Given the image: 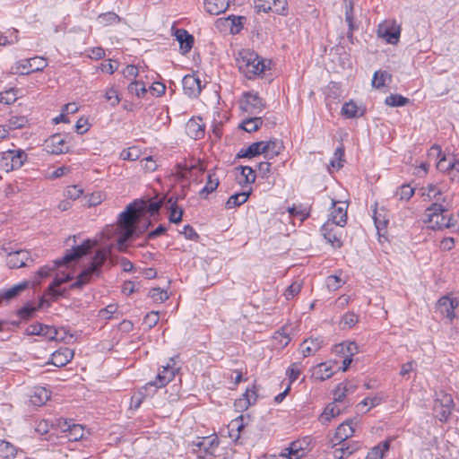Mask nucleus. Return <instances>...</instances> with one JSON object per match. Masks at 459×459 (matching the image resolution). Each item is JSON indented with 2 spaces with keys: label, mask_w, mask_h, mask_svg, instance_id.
<instances>
[{
  "label": "nucleus",
  "mask_w": 459,
  "mask_h": 459,
  "mask_svg": "<svg viewBox=\"0 0 459 459\" xmlns=\"http://www.w3.org/2000/svg\"><path fill=\"white\" fill-rule=\"evenodd\" d=\"M243 100L240 102V108L243 111L252 115L260 114L265 105L257 93L245 92Z\"/></svg>",
  "instance_id": "obj_11"
},
{
  "label": "nucleus",
  "mask_w": 459,
  "mask_h": 459,
  "mask_svg": "<svg viewBox=\"0 0 459 459\" xmlns=\"http://www.w3.org/2000/svg\"><path fill=\"white\" fill-rule=\"evenodd\" d=\"M387 76L388 74L385 71H377L372 79V85L377 89L383 87Z\"/></svg>",
  "instance_id": "obj_57"
},
{
  "label": "nucleus",
  "mask_w": 459,
  "mask_h": 459,
  "mask_svg": "<svg viewBox=\"0 0 459 459\" xmlns=\"http://www.w3.org/2000/svg\"><path fill=\"white\" fill-rule=\"evenodd\" d=\"M121 20V17H119L117 13L113 12L101 13L98 17V21L100 22V23L103 24L104 26L119 23Z\"/></svg>",
  "instance_id": "obj_44"
},
{
  "label": "nucleus",
  "mask_w": 459,
  "mask_h": 459,
  "mask_svg": "<svg viewBox=\"0 0 459 459\" xmlns=\"http://www.w3.org/2000/svg\"><path fill=\"white\" fill-rule=\"evenodd\" d=\"M188 134L195 139H199L204 134V128L194 120H189L186 124Z\"/></svg>",
  "instance_id": "obj_43"
},
{
  "label": "nucleus",
  "mask_w": 459,
  "mask_h": 459,
  "mask_svg": "<svg viewBox=\"0 0 459 459\" xmlns=\"http://www.w3.org/2000/svg\"><path fill=\"white\" fill-rule=\"evenodd\" d=\"M175 36L180 46L182 54L188 53L194 45V37L187 32L185 29H177Z\"/></svg>",
  "instance_id": "obj_22"
},
{
  "label": "nucleus",
  "mask_w": 459,
  "mask_h": 459,
  "mask_svg": "<svg viewBox=\"0 0 459 459\" xmlns=\"http://www.w3.org/2000/svg\"><path fill=\"white\" fill-rule=\"evenodd\" d=\"M174 365H175L174 358H171L169 359V362L166 366H163L162 370H160L158 373L156 379L154 381H151V382L147 383L144 385V389L147 390V389L154 388L152 390V394H154L156 392L157 388L163 387L167 384H169L170 381H172L173 378L175 377L176 372L178 370V368H176L174 367Z\"/></svg>",
  "instance_id": "obj_7"
},
{
  "label": "nucleus",
  "mask_w": 459,
  "mask_h": 459,
  "mask_svg": "<svg viewBox=\"0 0 459 459\" xmlns=\"http://www.w3.org/2000/svg\"><path fill=\"white\" fill-rule=\"evenodd\" d=\"M255 7L258 12H273L280 15H287V0H255Z\"/></svg>",
  "instance_id": "obj_10"
},
{
  "label": "nucleus",
  "mask_w": 459,
  "mask_h": 459,
  "mask_svg": "<svg viewBox=\"0 0 459 459\" xmlns=\"http://www.w3.org/2000/svg\"><path fill=\"white\" fill-rule=\"evenodd\" d=\"M437 306L440 313L452 321L455 317V309L459 306V299L443 296L437 300Z\"/></svg>",
  "instance_id": "obj_16"
},
{
  "label": "nucleus",
  "mask_w": 459,
  "mask_h": 459,
  "mask_svg": "<svg viewBox=\"0 0 459 459\" xmlns=\"http://www.w3.org/2000/svg\"><path fill=\"white\" fill-rule=\"evenodd\" d=\"M428 222L430 224V228L435 230L455 227V223H449V221L446 220V213H444L441 216H437V218H434L432 221Z\"/></svg>",
  "instance_id": "obj_37"
},
{
  "label": "nucleus",
  "mask_w": 459,
  "mask_h": 459,
  "mask_svg": "<svg viewBox=\"0 0 459 459\" xmlns=\"http://www.w3.org/2000/svg\"><path fill=\"white\" fill-rule=\"evenodd\" d=\"M263 125L261 117H250L242 122L240 127L246 132L251 133L257 131Z\"/></svg>",
  "instance_id": "obj_40"
},
{
  "label": "nucleus",
  "mask_w": 459,
  "mask_h": 459,
  "mask_svg": "<svg viewBox=\"0 0 459 459\" xmlns=\"http://www.w3.org/2000/svg\"><path fill=\"white\" fill-rule=\"evenodd\" d=\"M63 430L69 431L71 437L74 440L81 438L83 436V428L82 425H77V424L70 425L66 420L65 421V426H64Z\"/></svg>",
  "instance_id": "obj_48"
},
{
  "label": "nucleus",
  "mask_w": 459,
  "mask_h": 459,
  "mask_svg": "<svg viewBox=\"0 0 459 459\" xmlns=\"http://www.w3.org/2000/svg\"><path fill=\"white\" fill-rule=\"evenodd\" d=\"M27 159L22 150H8L3 152L0 157V169L10 171L20 169Z\"/></svg>",
  "instance_id": "obj_5"
},
{
  "label": "nucleus",
  "mask_w": 459,
  "mask_h": 459,
  "mask_svg": "<svg viewBox=\"0 0 459 459\" xmlns=\"http://www.w3.org/2000/svg\"><path fill=\"white\" fill-rule=\"evenodd\" d=\"M337 224L326 221L321 228V232L324 238L334 247L342 246L341 232H339Z\"/></svg>",
  "instance_id": "obj_17"
},
{
  "label": "nucleus",
  "mask_w": 459,
  "mask_h": 459,
  "mask_svg": "<svg viewBox=\"0 0 459 459\" xmlns=\"http://www.w3.org/2000/svg\"><path fill=\"white\" fill-rule=\"evenodd\" d=\"M301 288V281H294L292 284H290L284 292L286 299H293L296 295H298L300 292Z\"/></svg>",
  "instance_id": "obj_56"
},
{
  "label": "nucleus",
  "mask_w": 459,
  "mask_h": 459,
  "mask_svg": "<svg viewBox=\"0 0 459 459\" xmlns=\"http://www.w3.org/2000/svg\"><path fill=\"white\" fill-rule=\"evenodd\" d=\"M93 243L90 239L84 240L81 245L74 247L72 249L67 250L66 254L61 258L54 261V265H44L37 272L36 277L38 283L40 279L46 278L50 274V272L56 268L67 264L72 261H76L83 255H87L92 248Z\"/></svg>",
  "instance_id": "obj_2"
},
{
  "label": "nucleus",
  "mask_w": 459,
  "mask_h": 459,
  "mask_svg": "<svg viewBox=\"0 0 459 459\" xmlns=\"http://www.w3.org/2000/svg\"><path fill=\"white\" fill-rule=\"evenodd\" d=\"M141 152L135 147H130L126 150H123L120 153V158L124 160H137L140 158Z\"/></svg>",
  "instance_id": "obj_50"
},
{
  "label": "nucleus",
  "mask_w": 459,
  "mask_h": 459,
  "mask_svg": "<svg viewBox=\"0 0 459 459\" xmlns=\"http://www.w3.org/2000/svg\"><path fill=\"white\" fill-rule=\"evenodd\" d=\"M219 186V179L215 177L214 174L209 173L207 176V182L205 186L201 189L200 195L204 196V195H209L212 193Z\"/></svg>",
  "instance_id": "obj_41"
},
{
  "label": "nucleus",
  "mask_w": 459,
  "mask_h": 459,
  "mask_svg": "<svg viewBox=\"0 0 459 459\" xmlns=\"http://www.w3.org/2000/svg\"><path fill=\"white\" fill-rule=\"evenodd\" d=\"M342 282V280L337 275H330L326 278V285L329 290H337Z\"/></svg>",
  "instance_id": "obj_64"
},
{
  "label": "nucleus",
  "mask_w": 459,
  "mask_h": 459,
  "mask_svg": "<svg viewBox=\"0 0 459 459\" xmlns=\"http://www.w3.org/2000/svg\"><path fill=\"white\" fill-rule=\"evenodd\" d=\"M453 407L454 402L451 394L443 391L436 394L433 411L440 421H446L448 420Z\"/></svg>",
  "instance_id": "obj_6"
},
{
  "label": "nucleus",
  "mask_w": 459,
  "mask_h": 459,
  "mask_svg": "<svg viewBox=\"0 0 459 459\" xmlns=\"http://www.w3.org/2000/svg\"><path fill=\"white\" fill-rule=\"evenodd\" d=\"M237 65L239 71L248 79L261 74L265 69L264 61L256 53L248 49L239 52Z\"/></svg>",
  "instance_id": "obj_4"
},
{
  "label": "nucleus",
  "mask_w": 459,
  "mask_h": 459,
  "mask_svg": "<svg viewBox=\"0 0 459 459\" xmlns=\"http://www.w3.org/2000/svg\"><path fill=\"white\" fill-rule=\"evenodd\" d=\"M333 374V367L331 365H328L327 363H320L317 366V369L314 373V376L316 379L324 381L330 378Z\"/></svg>",
  "instance_id": "obj_38"
},
{
  "label": "nucleus",
  "mask_w": 459,
  "mask_h": 459,
  "mask_svg": "<svg viewBox=\"0 0 459 459\" xmlns=\"http://www.w3.org/2000/svg\"><path fill=\"white\" fill-rule=\"evenodd\" d=\"M342 114L347 118L359 117L364 115V109L359 108L352 100L343 104Z\"/></svg>",
  "instance_id": "obj_31"
},
{
  "label": "nucleus",
  "mask_w": 459,
  "mask_h": 459,
  "mask_svg": "<svg viewBox=\"0 0 459 459\" xmlns=\"http://www.w3.org/2000/svg\"><path fill=\"white\" fill-rule=\"evenodd\" d=\"M257 394L254 389H247L243 394V398L238 399L235 403V406L240 409H247L250 405L256 403Z\"/></svg>",
  "instance_id": "obj_29"
},
{
  "label": "nucleus",
  "mask_w": 459,
  "mask_h": 459,
  "mask_svg": "<svg viewBox=\"0 0 459 459\" xmlns=\"http://www.w3.org/2000/svg\"><path fill=\"white\" fill-rule=\"evenodd\" d=\"M32 263L33 260L30 257V253L27 250L11 252L6 260V264L11 269L30 266Z\"/></svg>",
  "instance_id": "obj_14"
},
{
  "label": "nucleus",
  "mask_w": 459,
  "mask_h": 459,
  "mask_svg": "<svg viewBox=\"0 0 459 459\" xmlns=\"http://www.w3.org/2000/svg\"><path fill=\"white\" fill-rule=\"evenodd\" d=\"M301 365L299 363H292L287 369L286 375L290 380V384L295 382L301 374Z\"/></svg>",
  "instance_id": "obj_53"
},
{
  "label": "nucleus",
  "mask_w": 459,
  "mask_h": 459,
  "mask_svg": "<svg viewBox=\"0 0 459 459\" xmlns=\"http://www.w3.org/2000/svg\"><path fill=\"white\" fill-rule=\"evenodd\" d=\"M238 169L241 170V177L243 181L239 180V184H251L255 180V175L254 169L249 166H240Z\"/></svg>",
  "instance_id": "obj_47"
},
{
  "label": "nucleus",
  "mask_w": 459,
  "mask_h": 459,
  "mask_svg": "<svg viewBox=\"0 0 459 459\" xmlns=\"http://www.w3.org/2000/svg\"><path fill=\"white\" fill-rule=\"evenodd\" d=\"M409 102V99L399 95L391 94L385 98V103L390 107H403Z\"/></svg>",
  "instance_id": "obj_45"
},
{
  "label": "nucleus",
  "mask_w": 459,
  "mask_h": 459,
  "mask_svg": "<svg viewBox=\"0 0 459 459\" xmlns=\"http://www.w3.org/2000/svg\"><path fill=\"white\" fill-rule=\"evenodd\" d=\"M217 438L203 437L193 442V451L197 454L198 457L210 459L215 456L218 448Z\"/></svg>",
  "instance_id": "obj_8"
},
{
  "label": "nucleus",
  "mask_w": 459,
  "mask_h": 459,
  "mask_svg": "<svg viewBox=\"0 0 459 459\" xmlns=\"http://www.w3.org/2000/svg\"><path fill=\"white\" fill-rule=\"evenodd\" d=\"M28 281H22L7 290H0V304L4 301L9 302L16 298L22 290L28 287Z\"/></svg>",
  "instance_id": "obj_25"
},
{
  "label": "nucleus",
  "mask_w": 459,
  "mask_h": 459,
  "mask_svg": "<svg viewBox=\"0 0 459 459\" xmlns=\"http://www.w3.org/2000/svg\"><path fill=\"white\" fill-rule=\"evenodd\" d=\"M105 99L110 102L112 107L117 106L120 102L118 92L114 88H110L106 91Z\"/></svg>",
  "instance_id": "obj_62"
},
{
  "label": "nucleus",
  "mask_w": 459,
  "mask_h": 459,
  "mask_svg": "<svg viewBox=\"0 0 459 459\" xmlns=\"http://www.w3.org/2000/svg\"><path fill=\"white\" fill-rule=\"evenodd\" d=\"M46 149L52 154H61L69 152V148L65 146V140L60 134H54L46 141Z\"/></svg>",
  "instance_id": "obj_21"
},
{
  "label": "nucleus",
  "mask_w": 459,
  "mask_h": 459,
  "mask_svg": "<svg viewBox=\"0 0 459 459\" xmlns=\"http://www.w3.org/2000/svg\"><path fill=\"white\" fill-rule=\"evenodd\" d=\"M47 65L48 63L45 58L41 56H34L17 62L15 73L20 74H30L31 73L42 71Z\"/></svg>",
  "instance_id": "obj_9"
},
{
  "label": "nucleus",
  "mask_w": 459,
  "mask_h": 459,
  "mask_svg": "<svg viewBox=\"0 0 459 459\" xmlns=\"http://www.w3.org/2000/svg\"><path fill=\"white\" fill-rule=\"evenodd\" d=\"M149 389L145 390L144 386L134 393L131 397L130 409L136 410L140 407L146 395L153 394L152 391L147 394Z\"/></svg>",
  "instance_id": "obj_42"
},
{
  "label": "nucleus",
  "mask_w": 459,
  "mask_h": 459,
  "mask_svg": "<svg viewBox=\"0 0 459 459\" xmlns=\"http://www.w3.org/2000/svg\"><path fill=\"white\" fill-rule=\"evenodd\" d=\"M264 157L266 159H273L279 155L283 149L282 143L278 140H270L264 142Z\"/></svg>",
  "instance_id": "obj_30"
},
{
  "label": "nucleus",
  "mask_w": 459,
  "mask_h": 459,
  "mask_svg": "<svg viewBox=\"0 0 459 459\" xmlns=\"http://www.w3.org/2000/svg\"><path fill=\"white\" fill-rule=\"evenodd\" d=\"M245 18L242 16H235V15H230L226 21L230 22V32L232 34L238 33L241 29L243 28V22L242 21Z\"/></svg>",
  "instance_id": "obj_51"
},
{
  "label": "nucleus",
  "mask_w": 459,
  "mask_h": 459,
  "mask_svg": "<svg viewBox=\"0 0 459 459\" xmlns=\"http://www.w3.org/2000/svg\"><path fill=\"white\" fill-rule=\"evenodd\" d=\"M50 398V391L45 387H37L31 395V403L34 405L40 406L44 404Z\"/></svg>",
  "instance_id": "obj_34"
},
{
  "label": "nucleus",
  "mask_w": 459,
  "mask_h": 459,
  "mask_svg": "<svg viewBox=\"0 0 459 459\" xmlns=\"http://www.w3.org/2000/svg\"><path fill=\"white\" fill-rule=\"evenodd\" d=\"M323 340L320 338H310L300 344L301 352L304 357L315 354L322 347Z\"/></svg>",
  "instance_id": "obj_26"
},
{
  "label": "nucleus",
  "mask_w": 459,
  "mask_h": 459,
  "mask_svg": "<svg viewBox=\"0 0 459 459\" xmlns=\"http://www.w3.org/2000/svg\"><path fill=\"white\" fill-rule=\"evenodd\" d=\"M349 389L347 385H344V383L339 384L333 392L334 402H342L347 395Z\"/></svg>",
  "instance_id": "obj_61"
},
{
  "label": "nucleus",
  "mask_w": 459,
  "mask_h": 459,
  "mask_svg": "<svg viewBox=\"0 0 459 459\" xmlns=\"http://www.w3.org/2000/svg\"><path fill=\"white\" fill-rule=\"evenodd\" d=\"M356 422L353 420H348L338 426L336 429L333 442V447L337 445H341L345 442L346 439L352 437L355 429L354 424Z\"/></svg>",
  "instance_id": "obj_15"
},
{
  "label": "nucleus",
  "mask_w": 459,
  "mask_h": 459,
  "mask_svg": "<svg viewBox=\"0 0 459 459\" xmlns=\"http://www.w3.org/2000/svg\"><path fill=\"white\" fill-rule=\"evenodd\" d=\"M264 141L255 142L250 144L247 149H241L237 154L238 158H253L260 154L264 155Z\"/></svg>",
  "instance_id": "obj_27"
},
{
  "label": "nucleus",
  "mask_w": 459,
  "mask_h": 459,
  "mask_svg": "<svg viewBox=\"0 0 459 459\" xmlns=\"http://www.w3.org/2000/svg\"><path fill=\"white\" fill-rule=\"evenodd\" d=\"M414 194V188L410 185L404 184L399 187L396 191L395 195L401 201H408Z\"/></svg>",
  "instance_id": "obj_49"
},
{
  "label": "nucleus",
  "mask_w": 459,
  "mask_h": 459,
  "mask_svg": "<svg viewBox=\"0 0 459 459\" xmlns=\"http://www.w3.org/2000/svg\"><path fill=\"white\" fill-rule=\"evenodd\" d=\"M281 455L287 456L288 459H301L306 455V449L302 446L301 442L297 440L285 448Z\"/></svg>",
  "instance_id": "obj_28"
},
{
  "label": "nucleus",
  "mask_w": 459,
  "mask_h": 459,
  "mask_svg": "<svg viewBox=\"0 0 459 459\" xmlns=\"http://www.w3.org/2000/svg\"><path fill=\"white\" fill-rule=\"evenodd\" d=\"M273 338L278 341L281 347H285L290 342L289 334L286 333V328L282 327L274 333Z\"/></svg>",
  "instance_id": "obj_60"
},
{
  "label": "nucleus",
  "mask_w": 459,
  "mask_h": 459,
  "mask_svg": "<svg viewBox=\"0 0 459 459\" xmlns=\"http://www.w3.org/2000/svg\"><path fill=\"white\" fill-rule=\"evenodd\" d=\"M347 207L348 205L345 203L332 199V211L327 221L344 227L347 222Z\"/></svg>",
  "instance_id": "obj_13"
},
{
  "label": "nucleus",
  "mask_w": 459,
  "mask_h": 459,
  "mask_svg": "<svg viewBox=\"0 0 459 459\" xmlns=\"http://www.w3.org/2000/svg\"><path fill=\"white\" fill-rule=\"evenodd\" d=\"M26 333L28 335H40L48 338V340H57L58 331L49 325L42 324L30 325L27 329Z\"/></svg>",
  "instance_id": "obj_18"
},
{
  "label": "nucleus",
  "mask_w": 459,
  "mask_h": 459,
  "mask_svg": "<svg viewBox=\"0 0 459 459\" xmlns=\"http://www.w3.org/2000/svg\"><path fill=\"white\" fill-rule=\"evenodd\" d=\"M144 207L137 206L135 204H130L126 209L119 214L117 223L107 228L104 235L110 238L118 236L117 243V249L120 252L126 250V242L136 233L137 223L139 222V214L142 213Z\"/></svg>",
  "instance_id": "obj_1"
},
{
  "label": "nucleus",
  "mask_w": 459,
  "mask_h": 459,
  "mask_svg": "<svg viewBox=\"0 0 459 459\" xmlns=\"http://www.w3.org/2000/svg\"><path fill=\"white\" fill-rule=\"evenodd\" d=\"M112 247L99 249L96 251L91 264L85 268L78 276L76 281L71 284L70 289H81L87 284L93 276L100 274V268L111 254Z\"/></svg>",
  "instance_id": "obj_3"
},
{
  "label": "nucleus",
  "mask_w": 459,
  "mask_h": 459,
  "mask_svg": "<svg viewBox=\"0 0 459 459\" xmlns=\"http://www.w3.org/2000/svg\"><path fill=\"white\" fill-rule=\"evenodd\" d=\"M28 119L23 116H13L8 121V128L10 130L20 129L25 126Z\"/></svg>",
  "instance_id": "obj_52"
},
{
  "label": "nucleus",
  "mask_w": 459,
  "mask_h": 459,
  "mask_svg": "<svg viewBox=\"0 0 459 459\" xmlns=\"http://www.w3.org/2000/svg\"><path fill=\"white\" fill-rule=\"evenodd\" d=\"M73 279V276L70 274H66L63 277L56 276L51 284L48 288V294L51 296V298L56 299L59 297H63L65 295V290H59L56 288L61 284L67 282Z\"/></svg>",
  "instance_id": "obj_24"
},
{
  "label": "nucleus",
  "mask_w": 459,
  "mask_h": 459,
  "mask_svg": "<svg viewBox=\"0 0 459 459\" xmlns=\"http://www.w3.org/2000/svg\"><path fill=\"white\" fill-rule=\"evenodd\" d=\"M127 90L129 93L134 94L138 98L143 97L147 90L143 82L134 81L129 83Z\"/></svg>",
  "instance_id": "obj_46"
},
{
  "label": "nucleus",
  "mask_w": 459,
  "mask_h": 459,
  "mask_svg": "<svg viewBox=\"0 0 459 459\" xmlns=\"http://www.w3.org/2000/svg\"><path fill=\"white\" fill-rule=\"evenodd\" d=\"M359 321V316L354 312L346 313L342 318V324H343V327L351 328L354 326Z\"/></svg>",
  "instance_id": "obj_59"
},
{
  "label": "nucleus",
  "mask_w": 459,
  "mask_h": 459,
  "mask_svg": "<svg viewBox=\"0 0 459 459\" xmlns=\"http://www.w3.org/2000/svg\"><path fill=\"white\" fill-rule=\"evenodd\" d=\"M184 92L190 98L197 97L202 91L201 80L195 74H187L182 80Z\"/></svg>",
  "instance_id": "obj_19"
},
{
  "label": "nucleus",
  "mask_w": 459,
  "mask_h": 459,
  "mask_svg": "<svg viewBox=\"0 0 459 459\" xmlns=\"http://www.w3.org/2000/svg\"><path fill=\"white\" fill-rule=\"evenodd\" d=\"M447 208L443 204H439L437 201L433 203L429 208L426 209V220L425 221H432L434 218L437 216H441L444 213H447Z\"/></svg>",
  "instance_id": "obj_32"
},
{
  "label": "nucleus",
  "mask_w": 459,
  "mask_h": 459,
  "mask_svg": "<svg viewBox=\"0 0 459 459\" xmlns=\"http://www.w3.org/2000/svg\"><path fill=\"white\" fill-rule=\"evenodd\" d=\"M455 158L449 157L447 158L446 155H444L442 158L439 159V160L437 163V169L441 172H446L448 173L451 169L450 165H452V162H454Z\"/></svg>",
  "instance_id": "obj_58"
},
{
  "label": "nucleus",
  "mask_w": 459,
  "mask_h": 459,
  "mask_svg": "<svg viewBox=\"0 0 459 459\" xmlns=\"http://www.w3.org/2000/svg\"><path fill=\"white\" fill-rule=\"evenodd\" d=\"M82 189L78 186H70L65 190V196L72 200H76L82 195Z\"/></svg>",
  "instance_id": "obj_63"
},
{
  "label": "nucleus",
  "mask_w": 459,
  "mask_h": 459,
  "mask_svg": "<svg viewBox=\"0 0 459 459\" xmlns=\"http://www.w3.org/2000/svg\"><path fill=\"white\" fill-rule=\"evenodd\" d=\"M178 199H174L173 197H169L168 203L170 204V214H169V221L175 224L179 223L182 221L183 210L178 208L177 205Z\"/></svg>",
  "instance_id": "obj_36"
},
{
  "label": "nucleus",
  "mask_w": 459,
  "mask_h": 459,
  "mask_svg": "<svg viewBox=\"0 0 459 459\" xmlns=\"http://www.w3.org/2000/svg\"><path fill=\"white\" fill-rule=\"evenodd\" d=\"M149 297H151L156 302H163L169 299L167 291L160 288H152L149 291Z\"/></svg>",
  "instance_id": "obj_55"
},
{
  "label": "nucleus",
  "mask_w": 459,
  "mask_h": 459,
  "mask_svg": "<svg viewBox=\"0 0 459 459\" xmlns=\"http://www.w3.org/2000/svg\"><path fill=\"white\" fill-rule=\"evenodd\" d=\"M74 352L69 348H61L52 353L50 364L56 367H64L74 358ZM49 364V362H48Z\"/></svg>",
  "instance_id": "obj_20"
},
{
  "label": "nucleus",
  "mask_w": 459,
  "mask_h": 459,
  "mask_svg": "<svg viewBox=\"0 0 459 459\" xmlns=\"http://www.w3.org/2000/svg\"><path fill=\"white\" fill-rule=\"evenodd\" d=\"M250 192H240L230 195L226 202V209H233L245 204L247 201Z\"/></svg>",
  "instance_id": "obj_33"
},
{
  "label": "nucleus",
  "mask_w": 459,
  "mask_h": 459,
  "mask_svg": "<svg viewBox=\"0 0 459 459\" xmlns=\"http://www.w3.org/2000/svg\"><path fill=\"white\" fill-rule=\"evenodd\" d=\"M341 413V409L334 403H329L320 415V420L323 424L330 422V420Z\"/></svg>",
  "instance_id": "obj_35"
},
{
  "label": "nucleus",
  "mask_w": 459,
  "mask_h": 459,
  "mask_svg": "<svg viewBox=\"0 0 459 459\" xmlns=\"http://www.w3.org/2000/svg\"><path fill=\"white\" fill-rule=\"evenodd\" d=\"M17 453L16 447L10 442L5 440L0 441V456L4 459H11Z\"/></svg>",
  "instance_id": "obj_39"
},
{
  "label": "nucleus",
  "mask_w": 459,
  "mask_h": 459,
  "mask_svg": "<svg viewBox=\"0 0 459 459\" xmlns=\"http://www.w3.org/2000/svg\"><path fill=\"white\" fill-rule=\"evenodd\" d=\"M400 26L391 21H385L379 24L377 29L378 37L385 39L388 44H397L400 39Z\"/></svg>",
  "instance_id": "obj_12"
},
{
  "label": "nucleus",
  "mask_w": 459,
  "mask_h": 459,
  "mask_svg": "<svg viewBox=\"0 0 459 459\" xmlns=\"http://www.w3.org/2000/svg\"><path fill=\"white\" fill-rule=\"evenodd\" d=\"M204 8L211 15H219L230 7V0H204Z\"/></svg>",
  "instance_id": "obj_23"
},
{
  "label": "nucleus",
  "mask_w": 459,
  "mask_h": 459,
  "mask_svg": "<svg viewBox=\"0 0 459 459\" xmlns=\"http://www.w3.org/2000/svg\"><path fill=\"white\" fill-rule=\"evenodd\" d=\"M288 212L291 216L299 218L301 221H304L309 217L308 211L302 205L290 207L288 208Z\"/></svg>",
  "instance_id": "obj_54"
}]
</instances>
